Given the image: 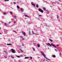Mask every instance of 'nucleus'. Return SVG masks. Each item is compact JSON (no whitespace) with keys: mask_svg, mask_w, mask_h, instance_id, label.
Instances as JSON below:
<instances>
[{"mask_svg":"<svg viewBox=\"0 0 62 62\" xmlns=\"http://www.w3.org/2000/svg\"><path fill=\"white\" fill-rule=\"evenodd\" d=\"M46 44L47 45V46H50V47H51V46H53V47H54V48H56V46H55L54 45V44H50V43H48V44H47V43H46Z\"/></svg>","mask_w":62,"mask_h":62,"instance_id":"f257e3e1","label":"nucleus"},{"mask_svg":"<svg viewBox=\"0 0 62 62\" xmlns=\"http://www.w3.org/2000/svg\"><path fill=\"white\" fill-rule=\"evenodd\" d=\"M40 53H41V54H42V55H43L44 56V57L45 58H46V59H48V60H50V59L47 58L45 56V54H44V53L43 52L41 51H40Z\"/></svg>","mask_w":62,"mask_h":62,"instance_id":"f03ea898","label":"nucleus"},{"mask_svg":"<svg viewBox=\"0 0 62 62\" xmlns=\"http://www.w3.org/2000/svg\"><path fill=\"white\" fill-rule=\"evenodd\" d=\"M38 10L39 11H40V12H41V13H43V11H42V10H41V9L40 8L38 9Z\"/></svg>","mask_w":62,"mask_h":62,"instance_id":"7ed1b4c3","label":"nucleus"},{"mask_svg":"<svg viewBox=\"0 0 62 62\" xmlns=\"http://www.w3.org/2000/svg\"><path fill=\"white\" fill-rule=\"evenodd\" d=\"M11 50L12 51V53H15V50H13V49H11Z\"/></svg>","mask_w":62,"mask_h":62,"instance_id":"20e7f679","label":"nucleus"},{"mask_svg":"<svg viewBox=\"0 0 62 62\" xmlns=\"http://www.w3.org/2000/svg\"><path fill=\"white\" fill-rule=\"evenodd\" d=\"M22 34L23 35H24V36H25V32L23 31L22 32Z\"/></svg>","mask_w":62,"mask_h":62,"instance_id":"39448f33","label":"nucleus"},{"mask_svg":"<svg viewBox=\"0 0 62 62\" xmlns=\"http://www.w3.org/2000/svg\"><path fill=\"white\" fill-rule=\"evenodd\" d=\"M21 10V11H22V12H23V11L24 10V9H23L22 8H20Z\"/></svg>","mask_w":62,"mask_h":62,"instance_id":"423d86ee","label":"nucleus"},{"mask_svg":"<svg viewBox=\"0 0 62 62\" xmlns=\"http://www.w3.org/2000/svg\"><path fill=\"white\" fill-rule=\"evenodd\" d=\"M31 4L32 6H33L34 7H36V6H35V4H33V3H31Z\"/></svg>","mask_w":62,"mask_h":62,"instance_id":"0eeeda50","label":"nucleus"},{"mask_svg":"<svg viewBox=\"0 0 62 62\" xmlns=\"http://www.w3.org/2000/svg\"><path fill=\"white\" fill-rule=\"evenodd\" d=\"M52 57H54V58H55V57H56V56H55V55H53L52 56Z\"/></svg>","mask_w":62,"mask_h":62,"instance_id":"6e6552de","label":"nucleus"},{"mask_svg":"<svg viewBox=\"0 0 62 62\" xmlns=\"http://www.w3.org/2000/svg\"><path fill=\"white\" fill-rule=\"evenodd\" d=\"M28 58H29V57H25L24 58V59H28Z\"/></svg>","mask_w":62,"mask_h":62,"instance_id":"1a4fd4ad","label":"nucleus"},{"mask_svg":"<svg viewBox=\"0 0 62 62\" xmlns=\"http://www.w3.org/2000/svg\"><path fill=\"white\" fill-rule=\"evenodd\" d=\"M49 40L50 41H51V42H52V41H53V40H52V39H49Z\"/></svg>","mask_w":62,"mask_h":62,"instance_id":"9d476101","label":"nucleus"},{"mask_svg":"<svg viewBox=\"0 0 62 62\" xmlns=\"http://www.w3.org/2000/svg\"><path fill=\"white\" fill-rule=\"evenodd\" d=\"M11 57L12 59H14V57H13V56L12 55L11 56Z\"/></svg>","mask_w":62,"mask_h":62,"instance_id":"9b49d317","label":"nucleus"},{"mask_svg":"<svg viewBox=\"0 0 62 62\" xmlns=\"http://www.w3.org/2000/svg\"><path fill=\"white\" fill-rule=\"evenodd\" d=\"M25 17H28V18H29V16L27 15H25Z\"/></svg>","mask_w":62,"mask_h":62,"instance_id":"f8f14e48","label":"nucleus"},{"mask_svg":"<svg viewBox=\"0 0 62 62\" xmlns=\"http://www.w3.org/2000/svg\"><path fill=\"white\" fill-rule=\"evenodd\" d=\"M4 53H6V54H8V52H7V51H4Z\"/></svg>","mask_w":62,"mask_h":62,"instance_id":"ddd939ff","label":"nucleus"},{"mask_svg":"<svg viewBox=\"0 0 62 62\" xmlns=\"http://www.w3.org/2000/svg\"><path fill=\"white\" fill-rule=\"evenodd\" d=\"M7 45H12V44H7Z\"/></svg>","mask_w":62,"mask_h":62,"instance_id":"4468645a","label":"nucleus"},{"mask_svg":"<svg viewBox=\"0 0 62 62\" xmlns=\"http://www.w3.org/2000/svg\"><path fill=\"white\" fill-rule=\"evenodd\" d=\"M14 17L15 18V19H16L17 18V16H14Z\"/></svg>","mask_w":62,"mask_h":62,"instance_id":"2eb2a0df","label":"nucleus"},{"mask_svg":"<svg viewBox=\"0 0 62 62\" xmlns=\"http://www.w3.org/2000/svg\"><path fill=\"white\" fill-rule=\"evenodd\" d=\"M43 9L45 11L46 10V8H43Z\"/></svg>","mask_w":62,"mask_h":62,"instance_id":"dca6fc26","label":"nucleus"},{"mask_svg":"<svg viewBox=\"0 0 62 62\" xmlns=\"http://www.w3.org/2000/svg\"><path fill=\"white\" fill-rule=\"evenodd\" d=\"M36 7L37 8H39V5L38 4H37L36 6Z\"/></svg>","mask_w":62,"mask_h":62,"instance_id":"f3484780","label":"nucleus"},{"mask_svg":"<svg viewBox=\"0 0 62 62\" xmlns=\"http://www.w3.org/2000/svg\"><path fill=\"white\" fill-rule=\"evenodd\" d=\"M37 47H40V45H39L38 44L37 45Z\"/></svg>","mask_w":62,"mask_h":62,"instance_id":"a211bd4d","label":"nucleus"},{"mask_svg":"<svg viewBox=\"0 0 62 62\" xmlns=\"http://www.w3.org/2000/svg\"><path fill=\"white\" fill-rule=\"evenodd\" d=\"M4 57L5 58H7V56H4Z\"/></svg>","mask_w":62,"mask_h":62,"instance_id":"6ab92c4d","label":"nucleus"},{"mask_svg":"<svg viewBox=\"0 0 62 62\" xmlns=\"http://www.w3.org/2000/svg\"><path fill=\"white\" fill-rule=\"evenodd\" d=\"M17 8H18V9L20 8V7L18 6H17Z\"/></svg>","mask_w":62,"mask_h":62,"instance_id":"aec40b11","label":"nucleus"},{"mask_svg":"<svg viewBox=\"0 0 62 62\" xmlns=\"http://www.w3.org/2000/svg\"><path fill=\"white\" fill-rule=\"evenodd\" d=\"M4 1L5 2H6V1H9V0H4Z\"/></svg>","mask_w":62,"mask_h":62,"instance_id":"412c9836","label":"nucleus"},{"mask_svg":"<svg viewBox=\"0 0 62 62\" xmlns=\"http://www.w3.org/2000/svg\"><path fill=\"white\" fill-rule=\"evenodd\" d=\"M29 35H31V32H30V31H29Z\"/></svg>","mask_w":62,"mask_h":62,"instance_id":"4be33fe9","label":"nucleus"},{"mask_svg":"<svg viewBox=\"0 0 62 62\" xmlns=\"http://www.w3.org/2000/svg\"><path fill=\"white\" fill-rule=\"evenodd\" d=\"M20 50V51H21V52H23V50H22L21 49H19Z\"/></svg>","mask_w":62,"mask_h":62,"instance_id":"5701e85b","label":"nucleus"},{"mask_svg":"<svg viewBox=\"0 0 62 62\" xmlns=\"http://www.w3.org/2000/svg\"><path fill=\"white\" fill-rule=\"evenodd\" d=\"M4 24H5V25H6V26H8L7 25V23H4Z\"/></svg>","mask_w":62,"mask_h":62,"instance_id":"b1692460","label":"nucleus"},{"mask_svg":"<svg viewBox=\"0 0 62 62\" xmlns=\"http://www.w3.org/2000/svg\"><path fill=\"white\" fill-rule=\"evenodd\" d=\"M13 32H15L16 33H17V32H16V31H13Z\"/></svg>","mask_w":62,"mask_h":62,"instance_id":"393cba45","label":"nucleus"},{"mask_svg":"<svg viewBox=\"0 0 62 62\" xmlns=\"http://www.w3.org/2000/svg\"><path fill=\"white\" fill-rule=\"evenodd\" d=\"M8 40L9 41H11V40L9 39H8Z\"/></svg>","mask_w":62,"mask_h":62,"instance_id":"a878e982","label":"nucleus"},{"mask_svg":"<svg viewBox=\"0 0 62 62\" xmlns=\"http://www.w3.org/2000/svg\"><path fill=\"white\" fill-rule=\"evenodd\" d=\"M33 49L34 51H35V48H33Z\"/></svg>","mask_w":62,"mask_h":62,"instance_id":"bb28decb","label":"nucleus"},{"mask_svg":"<svg viewBox=\"0 0 62 62\" xmlns=\"http://www.w3.org/2000/svg\"><path fill=\"white\" fill-rule=\"evenodd\" d=\"M17 57H18V58H19V57H20V56H17Z\"/></svg>","mask_w":62,"mask_h":62,"instance_id":"cd10ccee","label":"nucleus"},{"mask_svg":"<svg viewBox=\"0 0 62 62\" xmlns=\"http://www.w3.org/2000/svg\"><path fill=\"white\" fill-rule=\"evenodd\" d=\"M6 14V13L5 12H4L3 13V15H5V14Z\"/></svg>","mask_w":62,"mask_h":62,"instance_id":"c85d7f7f","label":"nucleus"},{"mask_svg":"<svg viewBox=\"0 0 62 62\" xmlns=\"http://www.w3.org/2000/svg\"><path fill=\"white\" fill-rule=\"evenodd\" d=\"M61 53H60L59 54V55L60 56H61Z\"/></svg>","mask_w":62,"mask_h":62,"instance_id":"c756f323","label":"nucleus"},{"mask_svg":"<svg viewBox=\"0 0 62 62\" xmlns=\"http://www.w3.org/2000/svg\"><path fill=\"white\" fill-rule=\"evenodd\" d=\"M10 13L11 14H12V12H10Z\"/></svg>","mask_w":62,"mask_h":62,"instance_id":"7c9ffc66","label":"nucleus"},{"mask_svg":"<svg viewBox=\"0 0 62 62\" xmlns=\"http://www.w3.org/2000/svg\"><path fill=\"white\" fill-rule=\"evenodd\" d=\"M20 38H22V39L23 38V37L22 36H20Z\"/></svg>","mask_w":62,"mask_h":62,"instance_id":"2f4dec72","label":"nucleus"},{"mask_svg":"<svg viewBox=\"0 0 62 62\" xmlns=\"http://www.w3.org/2000/svg\"><path fill=\"white\" fill-rule=\"evenodd\" d=\"M57 18L58 20H59V17H58V16H57Z\"/></svg>","mask_w":62,"mask_h":62,"instance_id":"473e14b6","label":"nucleus"},{"mask_svg":"<svg viewBox=\"0 0 62 62\" xmlns=\"http://www.w3.org/2000/svg\"><path fill=\"white\" fill-rule=\"evenodd\" d=\"M13 3L15 4H16V2H13Z\"/></svg>","mask_w":62,"mask_h":62,"instance_id":"72a5a7b5","label":"nucleus"},{"mask_svg":"<svg viewBox=\"0 0 62 62\" xmlns=\"http://www.w3.org/2000/svg\"><path fill=\"white\" fill-rule=\"evenodd\" d=\"M22 39L23 40H24V38H22Z\"/></svg>","mask_w":62,"mask_h":62,"instance_id":"f704fd0d","label":"nucleus"},{"mask_svg":"<svg viewBox=\"0 0 62 62\" xmlns=\"http://www.w3.org/2000/svg\"><path fill=\"white\" fill-rule=\"evenodd\" d=\"M4 32L5 33H7V32L6 31H4Z\"/></svg>","mask_w":62,"mask_h":62,"instance_id":"c9c22d12","label":"nucleus"},{"mask_svg":"<svg viewBox=\"0 0 62 62\" xmlns=\"http://www.w3.org/2000/svg\"><path fill=\"white\" fill-rule=\"evenodd\" d=\"M30 58L31 59H32V57H31Z\"/></svg>","mask_w":62,"mask_h":62,"instance_id":"e433bc0d","label":"nucleus"},{"mask_svg":"<svg viewBox=\"0 0 62 62\" xmlns=\"http://www.w3.org/2000/svg\"><path fill=\"white\" fill-rule=\"evenodd\" d=\"M39 17H40V16H41V15H39Z\"/></svg>","mask_w":62,"mask_h":62,"instance_id":"4c0bfd02","label":"nucleus"},{"mask_svg":"<svg viewBox=\"0 0 62 62\" xmlns=\"http://www.w3.org/2000/svg\"><path fill=\"white\" fill-rule=\"evenodd\" d=\"M32 33H33V34H34V31H32Z\"/></svg>","mask_w":62,"mask_h":62,"instance_id":"58836bf2","label":"nucleus"},{"mask_svg":"<svg viewBox=\"0 0 62 62\" xmlns=\"http://www.w3.org/2000/svg\"><path fill=\"white\" fill-rule=\"evenodd\" d=\"M24 44H22V46H24Z\"/></svg>","mask_w":62,"mask_h":62,"instance_id":"ea45409f","label":"nucleus"},{"mask_svg":"<svg viewBox=\"0 0 62 62\" xmlns=\"http://www.w3.org/2000/svg\"><path fill=\"white\" fill-rule=\"evenodd\" d=\"M56 46H59V45H57Z\"/></svg>","mask_w":62,"mask_h":62,"instance_id":"a19ab883","label":"nucleus"},{"mask_svg":"<svg viewBox=\"0 0 62 62\" xmlns=\"http://www.w3.org/2000/svg\"><path fill=\"white\" fill-rule=\"evenodd\" d=\"M53 4H55V3L54 2H53Z\"/></svg>","mask_w":62,"mask_h":62,"instance_id":"79ce46f5","label":"nucleus"},{"mask_svg":"<svg viewBox=\"0 0 62 62\" xmlns=\"http://www.w3.org/2000/svg\"><path fill=\"white\" fill-rule=\"evenodd\" d=\"M16 23V21H14V23Z\"/></svg>","mask_w":62,"mask_h":62,"instance_id":"37998d69","label":"nucleus"},{"mask_svg":"<svg viewBox=\"0 0 62 62\" xmlns=\"http://www.w3.org/2000/svg\"><path fill=\"white\" fill-rule=\"evenodd\" d=\"M54 50H55V51H56V49H54Z\"/></svg>","mask_w":62,"mask_h":62,"instance_id":"c03bdc74","label":"nucleus"},{"mask_svg":"<svg viewBox=\"0 0 62 62\" xmlns=\"http://www.w3.org/2000/svg\"><path fill=\"white\" fill-rule=\"evenodd\" d=\"M11 23V22H9V23Z\"/></svg>","mask_w":62,"mask_h":62,"instance_id":"a18cd8bd","label":"nucleus"},{"mask_svg":"<svg viewBox=\"0 0 62 62\" xmlns=\"http://www.w3.org/2000/svg\"><path fill=\"white\" fill-rule=\"evenodd\" d=\"M45 61V59H44V60H43V61Z\"/></svg>","mask_w":62,"mask_h":62,"instance_id":"49530a36","label":"nucleus"},{"mask_svg":"<svg viewBox=\"0 0 62 62\" xmlns=\"http://www.w3.org/2000/svg\"><path fill=\"white\" fill-rule=\"evenodd\" d=\"M1 34V33H0V34Z\"/></svg>","mask_w":62,"mask_h":62,"instance_id":"de8ad7c7","label":"nucleus"},{"mask_svg":"<svg viewBox=\"0 0 62 62\" xmlns=\"http://www.w3.org/2000/svg\"><path fill=\"white\" fill-rule=\"evenodd\" d=\"M0 29H1V28L0 27Z\"/></svg>","mask_w":62,"mask_h":62,"instance_id":"09e8293b","label":"nucleus"},{"mask_svg":"<svg viewBox=\"0 0 62 62\" xmlns=\"http://www.w3.org/2000/svg\"><path fill=\"white\" fill-rule=\"evenodd\" d=\"M48 26H47V27H48Z\"/></svg>","mask_w":62,"mask_h":62,"instance_id":"8fccbe9b","label":"nucleus"},{"mask_svg":"<svg viewBox=\"0 0 62 62\" xmlns=\"http://www.w3.org/2000/svg\"><path fill=\"white\" fill-rule=\"evenodd\" d=\"M59 1H60V0H58Z\"/></svg>","mask_w":62,"mask_h":62,"instance_id":"3c124183","label":"nucleus"},{"mask_svg":"<svg viewBox=\"0 0 62 62\" xmlns=\"http://www.w3.org/2000/svg\"><path fill=\"white\" fill-rule=\"evenodd\" d=\"M21 56H22V55H21Z\"/></svg>","mask_w":62,"mask_h":62,"instance_id":"603ef678","label":"nucleus"},{"mask_svg":"<svg viewBox=\"0 0 62 62\" xmlns=\"http://www.w3.org/2000/svg\"><path fill=\"white\" fill-rule=\"evenodd\" d=\"M36 35H37V34H36Z\"/></svg>","mask_w":62,"mask_h":62,"instance_id":"864d4df0","label":"nucleus"}]
</instances>
